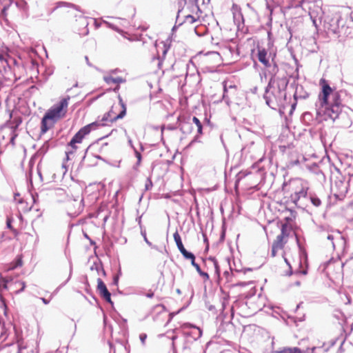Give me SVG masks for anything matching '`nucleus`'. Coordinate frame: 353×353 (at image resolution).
<instances>
[{"label":"nucleus","instance_id":"obj_1","mask_svg":"<svg viewBox=\"0 0 353 353\" xmlns=\"http://www.w3.org/2000/svg\"><path fill=\"white\" fill-rule=\"evenodd\" d=\"M320 84L322 90L319 95L320 107L318 113H323L325 119L330 118L334 121L342 110L340 94L337 91H334L325 79H321Z\"/></svg>","mask_w":353,"mask_h":353},{"label":"nucleus","instance_id":"obj_2","mask_svg":"<svg viewBox=\"0 0 353 353\" xmlns=\"http://www.w3.org/2000/svg\"><path fill=\"white\" fill-rule=\"evenodd\" d=\"M288 79L286 76L270 77L265 88L264 99L266 104L272 109L284 107L286 103V88Z\"/></svg>","mask_w":353,"mask_h":353},{"label":"nucleus","instance_id":"obj_3","mask_svg":"<svg viewBox=\"0 0 353 353\" xmlns=\"http://www.w3.org/2000/svg\"><path fill=\"white\" fill-rule=\"evenodd\" d=\"M347 16H343L336 8L329 10L323 21V28L327 34H334L341 36L346 34Z\"/></svg>","mask_w":353,"mask_h":353},{"label":"nucleus","instance_id":"obj_4","mask_svg":"<svg viewBox=\"0 0 353 353\" xmlns=\"http://www.w3.org/2000/svg\"><path fill=\"white\" fill-rule=\"evenodd\" d=\"M99 125L97 122H93L83 128H81L72 138L70 141L68 143V146L71 148V150L65 152L67 159H70V156L73 154L74 151L77 150L76 143H80L82 142L83 138L90 134L92 130L95 129Z\"/></svg>","mask_w":353,"mask_h":353},{"label":"nucleus","instance_id":"obj_5","mask_svg":"<svg viewBox=\"0 0 353 353\" xmlns=\"http://www.w3.org/2000/svg\"><path fill=\"white\" fill-rule=\"evenodd\" d=\"M70 97L62 99L57 104L54 105L46 113V118H50L56 122L59 119L63 117L67 112V107Z\"/></svg>","mask_w":353,"mask_h":353},{"label":"nucleus","instance_id":"obj_6","mask_svg":"<svg viewBox=\"0 0 353 353\" xmlns=\"http://www.w3.org/2000/svg\"><path fill=\"white\" fill-rule=\"evenodd\" d=\"M118 98H119V105H121V107L122 108L121 111L119 114H116V112L114 110V108L112 107L111 110L109 112L104 114V115L103 116V117L101 119L102 122L112 123V122L117 121L118 119H123L125 117V115L126 114V105L123 103L122 98L121 97L120 95H119Z\"/></svg>","mask_w":353,"mask_h":353},{"label":"nucleus","instance_id":"obj_7","mask_svg":"<svg viewBox=\"0 0 353 353\" xmlns=\"http://www.w3.org/2000/svg\"><path fill=\"white\" fill-rule=\"evenodd\" d=\"M309 15L315 28H318L322 22L324 12L323 9L315 3H312L309 6Z\"/></svg>","mask_w":353,"mask_h":353},{"label":"nucleus","instance_id":"obj_8","mask_svg":"<svg viewBox=\"0 0 353 353\" xmlns=\"http://www.w3.org/2000/svg\"><path fill=\"white\" fill-rule=\"evenodd\" d=\"M200 8L201 9V7H200ZM192 12H195L196 16H193V15H191V14H186V15L183 16V17L182 19H181L180 14L181 12V10L179 9L178 10V12H177V15H176V23H178L179 26H181L184 23H188V24H192V23H194L200 17V14H199L201 13L202 11L201 10V11H198L195 8V5H194L193 6V8H192Z\"/></svg>","mask_w":353,"mask_h":353},{"label":"nucleus","instance_id":"obj_9","mask_svg":"<svg viewBox=\"0 0 353 353\" xmlns=\"http://www.w3.org/2000/svg\"><path fill=\"white\" fill-rule=\"evenodd\" d=\"M231 10L235 25L237 26L239 30L242 29L244 26V18L241 7L236 3H233Z\"/></svg>","mask_w":353,"mask_h":353},{"label":"nucleus","instance_id":"obj_10","mask_svg":"<svg viewBox=\"0 0 353 353\" xmlns=\"http://www.w3.org/2000/svg\"><path fill=\"white\" fill-rule=\"evenodd\" d=\"M68 208L70 210V213L74 216H77L83 210V199H74L69 202Z\"/></svg>","mask_w":353,"mask_h":353},{"label":"nucleus","instance_id":"obj_11","mask_svg":"<svg viewBox=\"0 0 353 353\" xmlns=\"http://www.w3.org/2000/svg\"><path fill=\"white\" fill-rule=\"evenodd\" d=\"M97 290L101 296H102L107 302L112 304L111 294L108 291L105 284L101 279H97Z\"/></svg>","mask_w":353,"mask_h":353},{"label":"nucleus","instance_id":"obj_12","mask_svg":"<svg viewBox=\"0 0 353 353\" xmlns=\"http://www.w3.org/2000/svg\"><path fill=\"white\" fill-rule=\"evenodd\" d=\"M8 279L7 278H2L0 276V301H1V305L0 307L3 309L4 315L7 316L8 312V307L6 303L5 299L2 296L1 291L2 290H7L8 289Z\"/></svg>","mask_w":353,"mask_h":353},{"label":"nucleus","instance_id":"obj_13","mask_svg":"<svg viewBox=\"0 0 353 353\" xmlns=\"http://www.w3.org/2000/svg\"><path fill=\"white\" fill-rule=\"evenodd\" d=\"M272 57V53L268 54L266 49H265L264 48H258V59L266 68L271 67V63L269 61V57Z\"/></svg>","mask_w":353,"mask_h":353},{"label":"nucleus","instance_id":"obj_14","mask_svg":"<svg viewBox=\"0 0 353 353\" xmlns=\"http://www.w3.org/2000/svg\"><path fill=\"white\" fill-rule=\"evenodd\" d=\"M181 327L184 330L185 329H188V328H193L194 330L191 331L190 332H185V334L192 336L194 340H196V339H199L202 335L201 330L199 327L192 325L190 323H184L182 325Z\"/></svg>","mask_w":353,"mask_h":353},{"label":"nucleus","instance_id":"obj_15","mask_svg":"<svg viewBox=\"0 0 353 353\" xmlns=\"http://www.w3.org/2000/svg\"><path fill=\"white\" fill-rule=\"evenodd\" d=\"M307 195V190L304 188H301L299 190H296L295 192L291 194L290 200L291 201L297 205L298 201L301 197H305Z\"/></svg>","mask_w":353,"mask_h":353},{"label":"nucleus","instance_id":"obj_16","mask_svg":"<svg viewBox=\"0 0 353 353\" xmlns=\"http://www.w3.org/2000/svg\"><path fill=\"white\" fill-rule=\"evenodd\" d=\"M54 123L55 122L50 119V118H46V115L44 114L41 120V134H45L50 128H51L54 125Z\"/></svg>","mask_w":353,"mask_h":353},{"label":"nucleus","instance_id":"obj_17","mask_svg":"<svg viewBox=\"0 0 353 353\" xmlns=\"http://www.w3.org/2000/svg\"><path fill=\"white\" fill-rule=\"evenodd\" d=\"M335 185L339 188V193L335 194L336 196H345L347 192V185L342 181H336Z\"/></svg>","mask_w":353,"mask_h":353},{"label":"nucleus","instance_id":"obj_18","mask_svg":"<svg viewBox=\"0 0 353 353\" xmlns=\"http://www.w3.org/2000/svg\"><path fill=\"white\" fill-rule=\"evenodd\" d=\"M103 80L108 84H110V83H118L119 84V83L125 82V79H124L123 78H122L121 77L114 78L111 76H105V77H103Z\"/></svg>","mask_w":353,"mask_h":353},{"label":"nucleus","instance_id":"obj_19","mask_svg":"<svg viewBox=\"0 0 353 353\" xmlns=\"http://www.w3.org/2000/svg\"><path fill=\"white\" fill-rule=\"evenodd\" d=\"M234 91V92L236 90V86L235 85H228L226 82H223V99L228 103V94L229 91Z\"/></svg>","mask_w":353,"mask_h":353},{"label":"nucleus","instance_id":"obj_20","mask_svg":"<svg viewBox=\"0 0 353 353\" xmlns=\"http://www.w3.org/2000/svg\"><path fill=\"white\" fill-rule=\"evenodd\" d=\"M272 353H302L299 347H283L282 349L275 350Z\"/></svg>","mask_w":353,"mask_h":353},{"label":"nucleus","instance_id":"obj_21","mask_svg":"<svg viewBox=\"0 0 353 353\" xmlns=\"http://www.w3.org/2000/svg\"><path fill=\"white\" fill-rule=\"evenodd\" d=\"M173 237H174V241L176 243V245L177 248L179 249V250L180 252L183 251V250H185V248L183 246V244L182 241H181V238L178 231H176L174 233Z\"/></svg>","mask_w":353,"mask_h":353},{"label":"nucleus","instance_id":"obj_22","mask_svg":"<svg viewBox=\"0 0 353 353\" xmlns=\"http://www.w3.org/2000/svg\"><path fill=\"white\" fill-rule=\"evenodd\" d=\"M208 261L212 263V265L214 267V269L215 274L218 277H219L220 276V274H221V270H220V268H219V265L217 260L214 257L210 256V257L208 258Z\"/></svg>","mask_w":353,"mask_h":353},{"label":"nucleus","instance_id":"obj_23","mask_svg":"<svg viewBox=\"0 0 353 353\" xmlns=\"http://www.w3.org/2000/svg\"><path fill=\"white\" fill-rule=\"evenodd\" d=\"M62 7L75 8L76 6L74 4H72V3H70L68 2H65V1H59V2L56 3V6H55L54 8L53 9V11L55 10L56 9H58V8H62Z\"/></svg>","mask_w":353,"mask_h":353},{"label":"nucleus","instance_id":"obj_24","mask_svg":"<svg viewBox=\"0 0 353 353\" xmlns=\"http://www.w3.org/2000/svg\"><path fill=\"white\" fill-rule=\"evenodd\" d=\"M310 201L313 205L315 207H319L321 205V199L315 194L310 195Z\"/></svg>","mask_w":353,"mask_h":353},{"label":"nucleus","instance_id":"obj_25","mask_svg":"<svg viewBox=\"0 0 353 353\" xmlns=\"http://www.w3.org/2000/svg\"><path fill=\"white\" fill-rule=\"evenodd\" d=\"M284 239L282 238V236H277L276 240L274 241L272 244L277 245L280 248H283L285 241H283Z\"/></svg>","mask_w":353,"mask_h":353},{"label":"nucleus","instance_id":"obj_26","mask_svg":"<svg viewBox=\"0 0 353 353\" xmlns=\"http://www.w3.org/2000/svg\"><path fill=\"white\" fill-rule=\"evenodd\" d=\"M275 57V54H274L273 55V57L272 59V61L273 63V66L271 69V70L270 71V74H272L271 77H278L276 76V73L278 72V66L276 65V63L274 61V57Z\"/></svg>","mask_w":353,"mask_h":353},{"label":"nucleus","instance_id":"obj_27","mask_svg":"<svg viewBox=\"0 0 353 353\" xmlns=\"http://www.w3.org/2000/svg\"><path fill=\"white\" fill-rule=\"evenodd\" d=\"M194 1L195 3V8L198 11H201V8H200V1L201 0H194ZM210 0H202L201 5H203V6L208 5L210 3Z\"/></svg>","mask_w":353,"mask_h":353},{"label":"nucleus","instance_id":"obj_28","mask_svg":"<svg viewBox=\"0 0 353 353\" xmlns=\"http://www.w3.org/2000/svg\"><path fill=\"white\" fill-rule=\"evenodd\" d=\"M181 253V254L183 255V256L185 259H188V260H190L191 259H192V257L194 256V254L190 252H188V250H186L185 249L183 250V251H181L180 252Z\"/></svg>","mask_w":353,"mask_h":353},{"label":"nucleus","instance_id":"obj_29","mask_svg":"<svg viewBox=\"0 0 353 353\" xmlns=\"http://www.w3.org/2000/svg\"><path fill=\"white\" fill-rule=\"evenodd\" d=\"M94 268H95L98 272L101 271L103 275H105V272L101 264L94 263V265L91 267V270H94Z\"/></svg>","mask_w":353,"mask_h":353},{"label":"nucleus","instance_id":"obj_30","mask_svg":"<svg viewBox=\"0 0 353 353\" xmlns=\"http://www.w3.org/2000/svg\"><path fill=\"white\" fill-rule=\"evenodd\" d=\"M141 234L143 236L145 242L151 248H156V246H153L152 243L148 239L146 236V231L145 230H141Z\"/></svg>","mask_w":353,"mask_h":353},{"label":"nucleus","instance_id":"obj_31","mask_svg":"<svg viewBox=\"0 0 353 353\" xmlns=\"http://www.w3.org/2000/svg\"><path fill=\"white\" fill-rule=\"evenodd\" d=\"M153 184L152 182V180L150 177H148L146 180L145 185V190H149L152 188Z\"/></svg>","mask_w":353,"mask_h":353},{"label":"nucleus","instance_id":"obj_32","mask_svg":"<svg viewBox=\"0 0 353 353\" xmlns=\"http://www.w3.org/2000/svg\"><path fill=\"white\" fill-rule=\"evenodd\" d=\"M196 271L201 276H203V278H205L206 279H209V275L208 273L205 272H203L200 268V266L199 267H196Z\"/></svg>","mask_w":353,"mask_h":353},{"label":"nucleus","instance_id":"obj_33","mask_svg":"<svg viewBox=\"0 0 353 353\" xmlns=\"http://www.w3.org/2000/svg\"><path fill=\"white\" fill-rule=\"evenodd\" d=\"M279 250H281V248H279L277 245L272 244L271 250V255L272 257H274L276 255V252Z\"/></svg>","mask_w":353,"mask_h":353},{"label":"nucleus","instance_id":"obj_34","mask_svg":"<svg viewBox=\"0 0 353 353\" xmlns=\"http://www.w3.org/2000/svg\"><path fill=\"white\" fill-rule=\"evenodd\" d=\"M103 23H105L108 28H111L112 30H116L117 32L120 31V30L117 27H116L114 24L108 22L107 21H104L103 20Z\"/></svg>","mask_w":353,"mask_h":353},{"label":"nucleus","instance_id":"obj_35","mask_svg":"<svg viewBox=\"0 0 353 353\" xmlns=\"http://www.w3.org/2000/svg\"><path fill=\"white\" fill-rule=\"evenodd\" d=\"M288 234L287 232L286 226L285 225H283L281 228V234H279V236H282V238L285 239V237L288 236Z\"/></svg>","mask_w":353,"mask_h":353},{"label":"nucleus","instance_id":"obj_36","mask_svg":"<svg viewBox=\"0 0 353 353\" xmlns=\"http://www.w3.org/2000/svg\"><path fill=\"white\" fill-rule=\"evenodd\" d=\"M134 151L135 156L137 159V165H139L141 163V158H142L141 154L139 151H137V149H134Z\"/></svg>","mask_w":353,"mask_h":353},{"label":"nucleus","instance_id":"obj_37","mask_svg":"<svg viewBox=\"0 0 353 353\" xmlns=\"http://www.w3.org/2000/svg\"><path fill=\"white\" fill-rule=\"evenodd\" d=\"M7 10H8V8L7 7H3V9L1 10V12H0V18H6V15H7Z\"/></svg>","mask_w":353,"mask_h":353},{"label":"nucleus","instance_id":"obj_38","mask_svg":"<svg viewBox=\"0 0 353 353\" xmlns=\"http://www.w3.org/2000/svg\"><path fill=\"white\" fill-rule=\"evenodd\" d=\"M185 3L186 0H178V4L179 6V9H181L182 10Z\"/></svg>","mask_w":353,"mask_h":353},{"label":"nucleus","instance_id":"obj_39","mask_svg":"<svg viewBox=\"0 0 353 353\" xmlns=\"http://www.w3.org/2000/svg\"><path fill=\"white\" fill-rule=\"evenodd\" d=\"M12 221L10 218H8L6 220V226L8 228H9L10 230H13L12 226Z\"/></svg>","mask_w":353,"mask_h":353},{"label":"nucleus","instance_id":"obj_40","mask_svg":"<svg viewBox=\"0 0 353 353\" xmlns=\"http://www.w3.org/2000/svg\"><path fill=\"white\" fill-rule=\"evenodd\" d=\"M139 339L142 343L143 345L145 344V341L147 339V335L145 334H141L139 336Z\"/></svg>","mask_w":353,"mask_h":353},{"label":"nucleus","instance_id":"obj_41","mask_svg":"<svg viewBox=\"0 0 353 353\" xmlns=\"http://www.w3.org/2000/svg\"><path fill=\"white\" fill-rule=\"evenodd\" d=\"M192 121L196 124V127L202 125L200 120L196 117H193Z\"/></svg>","mask_w":353,"mask_h":353},{"label":"nucleus","instance_id":"obj_42","mask_svg":"<svg viewBox=\"0 0 353 353\" xmlns=\"http://www.w3.org/2000/svg\"><path fill=\"white\" fill-rule=\"evenodd\" d=\"M19 284L21 285V289H19V290H17L16 292L17 294H19V293L23 292L26 288V283L24 282H23V281L20 282Z\"/></svg>","mask_w":353,"mask_h":353},{"label":"nucleus","instance_id":"obj_43","mask_svg":"<svg viewBox=\"0 0 353 353\" xmlns=\"http://www.w3.org/2000/svg\"><path fill=\"white\" fill-rule=\"evenodd\" d=\"M190 261H191L192 265L193 267H194L195 269H196V267L199 266V265L195 262V256L194 257H192V259H191Z\"/></svg>","mask_w":353,"mask_h":353},{"label":"nucleus","instance_id":"obj_44","mask_svg":"<svg viewBox=\"0 0 353 353\" xmlns=\"http://www.w3.org/2000/svg\"><path fill=\"white\" fill-rule=\"evenodd\" d=\"M190 261H191L192 265L193 267H194L195 269H196V267L199 266V265L195 262V256L194 257H192V259H191Z\"/></svg>","mask_w":353,"mask_h":353},{"label":"nucleus","instance_id":"obj_45","mask_svg":"<svg viewBox=\"0 0 353 353\" xmlns=\"http://www.w3.org/2000/svg\"><path fill=\"white\" fill-rule=\"evenodd\" d=\"M154 294L152 290H150L148 293L145 294V296L148 298H152Z\"/></svg>","mask_w":353,"mask_h":353},{"label":"nucleus","instance_id":"obj_46","mask_svg":"<svg viewBox=\"0 0 353 353\" xmlns=\"http://www.w3.org/2000/svg\"><path fill=\"white\" fill-rule=\"evenodd\" d=\"M327 240H330L332 241V246L334 248V244L333 242L334 240V236L332 234H328L327 236Z\"/></svg>","mask_w":353,"mask_h":353},{"label":"nucleus","instance_id":"obj_47","mask_svg":"<svg viewBox=\"0 0 353 353\" xmlns=\"http://www.w3.org/2000/svg\"><path fill=\"white\" fill-rule=\"evenodd\" d=\"M202 130H203V126H202V125H199V126H198V127H197V132H198L199 134H202Z\"/></svg>","mask_w":353,"mask_h":353},{"label":"nucleus","instance_id":"obj_48","mask_svg":"<svg viewBox=\"0 0 353 353\" xmlns=\"http://www.w3.org/2000/svg\"><path fill=\"white\" fill-rule=\"evenodd\" d=\"M41 300L45 305H48L50 303V301L45 298H41Z\"/></svg>","mask_w":353,"mask_h":353},{"label":"nucleus","instance_id":"obj_49","mask_svg":"<svg viewBox=\"0 0 353 353\" xmlns=\"http://www.w3.org/2000/svg\"><path fill=\"white\" fill-rule=\"evenodd\" d=\"M128 143H129L130 146L132 148H133L134 150V149H136V148L134 147V145H133V144H132V140H131V139H130V138H129V139H128Z\"/></svg>","mask_w":353,"mask_h":353},{"label":"nucleus","instance_id":"obj_50","mask_svg":"<svg viewBox=\"0 0 353 353\" xmlns=\"http://www.w3.org/2000/svg\"><path fill=\"white\" fill-rule=\"evenodd\" d=\"M85 59L86 61V63L87 64L89 65V66H92L91 63H90L89 61V59H88V57L87 56L85 57Z\"/></svg>","mask_w":353,"mask_h":353},{"label":"nucleus","instance_id":"obj_51","mask_svg":"<svg viewBox=\"0 0 353 353\" xmlns=\"http://www.w3.org/2000/svg\"><path fill=\"white\" fill-rule=\"evenodd\" d=\"M28 179L30 182H32V170H30L28 175Z\"/></svg>","mask_w":353,"mask_h":353},{"label":"nucleus","instance_id":"obj_52","mask_svg":"<svg viewBox=\"0 0 353 353\" xmlns=\"http://www.w3.org/2000/svg\"><path fill=\"white\" fill-rule=\"evenodd\" d=\"M176 339V336H173L172 337V346L174 347V341Z\"/></svg>","mask_w":353,"mask_h":353},{"label":"nucleus","instance_id":"obj_53","mask_svg":"<svg viewBox=\"0 0 353 353\" xmlns=\"http://www.w3.org/2000/svg\"><path fill=\"white\" fill-rule=\"evenodd\" d=\"M14 139H15V137H12L10 139V143L12 144H14Z\"/></svg>","mask_w":353,"mask_h":353},{"label":"nucleus","instance_id":"obj_54","mask_svg":"<svg viewBox=\"0 0 353 353\" xmlns=\"http://www.w3.org/2000/svg\"><path fill=\"white\" fill-rule=\"evenodd\" d=\"M295 107H296V103H293V104L292 105V110H291V112H292L295 109Z\"/></svg>","mask_w":353,"mask_h":353},{"label":"nucleus","instance_id":"obj_55","mask_svg":"<svg viewBox=\"0 0 353 353\" xmlns=\"http://www.w3.org/2000/svg\"><path fill=\"white\" fill-rule=\"evenodd\" d=\"M94 25H95L96 28H99V26H100V24H99V23L97 22V21H96V20L94 21Z\"/></svg>","mask_w":353,"mask_h":353},{"label":"nucleus","instance_id":"obj_56","mask_svg":"<svg viewBox=\"0 0 353 353\" xmlns=\"http://www.w3.org/2000/svg\"><path fill=\"white\" fill-rule=\"evenodd\" d=\"M117 282H118V278L117 277H114V283L117 285Z\"/></svg>","mask_w":353,"mask_h":353},{"label":"nucleus","instance_id":"obj_57","mask_svg":"<svg viewBox=\"0 0 353 353\" xmlns=\"http://www.w3.org/2000/svg\"><path fill=\"white\" fill-rule=\"evenodd\" d=\"M119 89V85H117L115 88H114V91L117 92Z\"/></svg>","mask_w":353,"mask_h":353},{"label":"nucleus","instance_id":"obj_58","mask_svg":"<svg viewBox=\"0 0 353 353\" xmlns=\"http://www.w3.org/2000/svg\"><path fill=\"white\" fill-rule=\"evenodd\" d=\"M296 241H297V244L300 248V250H301V245L299 244V239L296 238Z\"/></svg>","mask_w":353,"mask_h":353},{"label":"nucleus","instance_id":"obj_59","mask_svg":"<svg viewBox=\"0 0 353 353\" xmlns=\"http://www.w3.org/2000/svg\"><path fill=\"white\" fill-rule=\"evenodd\" d=\"M225 302H223V303H222L223 310L225 309Z\"/></svg>","mask_w":353,"mask_h":353},{"label":"nucleus","instance_id":"obj_60","mask_svg":"<svg viewBox=\"0 0 353 353\" xmlns=\"http://www.w3.org/2000/svg\"><path fill=\"white\" fill-rule=\"evenodd\" d=\"M167 52V50H164L163 52V55L165 56Z\"/></svg>","mask_w":353,"mask_h":353},{"label":"nucleus","instance_id":"obj_61","mask_svg":"<svg viewBox=\"0 0 353 353\" xmlns=\"http://www.w3.org/2000/svg\"><path fill=\"white\" fill-rule=\"evenodd\" d=\"M196 141V137H194V139L191 142V144Z\"/></svg>","mask_w":353,"mask_h":353},{"label":"nucleus","instance_id":"obj_62","mask_svg":"<svg viewBox=\"0 0 353 353\" xmlns=\"http://www.w3.org/2000/svg\"><path fill=\"white\" fill-rule=\"evenodd\" d=\"M302 274H307V271H306V270H303V271L302 272Z\"/></svg>","mask_w":353,"mask_h":353},{"label":"nucleus","instance_id":"obj_63","mask_svg":"<svg viewBox=\"0 0 353 353\" xmlns=\"http://www.w3.org/2000/svg\"><path fill=\"white\" fill-rule=\"evenodd\" d=\"M304 3V1H303V0H302V1L300 2V3H299V6H301V4H302V3Z\"/></svg>","mask_w":353,"mask_h":353},{"label":"nucleus","instance_id":"obj_64","mask_svg":"<svg viewBox=\"0 0 353 353\" xmlns=\"http://www.w3.org/2000/svg\"><path fill=\"white\" fill-rule=\"evenodd\" d=\"M84 236H85V238H87V239H90V238H89V236H88V234H84Z\"/></svg>","mask_w":353,"mask_h":353}]
</instances>
